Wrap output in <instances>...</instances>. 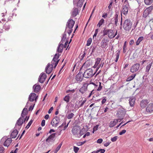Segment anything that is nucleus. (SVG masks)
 Returning <instances> with one entry per match:
<instances>
[{
    "instance_id": "8fccbe9b",
    "label": "nucleus",
    "mask_w": 153,
    "mask_h": 153,
    "mask_svg": "<svg viewBox=\"0 0 153 153\" xmlns=\"http://www.w3.org/2000/svg\"><path fill=\"white\" fill-rule=\"evenodd\" d=\"M84 134V133L83 132V131L82 130H81V129L79 131V136H78V137H80L83 134Z\"/></svg>"
},
{
    "instance_id": "3c124183",
    "label": "nucleus",
    "mask_w": 153,
    "mask_h": 153,
    "mask_svg": "<svg viewBox=\"0 0 153 153\" xmlns=\"http://www.w3.org/2000/svg\"><path fill=\"white\" fill-rule=\"evenodd\" d=\"M75 91V89H74L71 90H68L66 91V93H68L70 92H71L72 93H74Z\"/></svg>"
},
{
    "instance_id": "0e129e2a",
    "label": "nucleus",
    "mask_w": 153,
    "mask_h": 153,
    "mask_svg": "<svg viewBox=\"0 0 153 153\" xmlns=\"http://www.w3.org/2000/svg\"><path fill=\"white\" fill-rule=\"evenodd\" d=\"M66 30H65V31L64 32L63 34V37H62V38H64V39H66Z\"/></svg>"
},
{
    "instance_id": "4c0bfd02",
    "label": "nucleus",
    "mask_w": 153,
    "mask_h": 153,
    "mask_svg": "<svg viewBox=\"0 0 153 153\" xmlns=\"http://www.w3.org/2000/svg\"><path fill=\"white\" fill-rule=\"evenodd\" d=\"M59 117L57 116H56L53 119L52 121V123H54V121H56L57 122H58V123L59 122Z\"/></svg>"
},
{
    "instance_id": "c03bdc74",
    "label": "nucleus",
    "mask_w": 153,
    "mask_h": 153,
    "mask_svg": "<svg viewBox=\"0 0 153 153\" xmlns=\"http://www.w3.org/2000/svg\"><path fill=\"white\" fill-rule=\"evenodd\" d=\"M101 59L100 58H97L96 59V61L95 64H96V65H99L100 63V61H101Z\"/></svg>"
},
{
    "instance_id": "20e7f679",
    "label": "nucleus",
    "mask_w": 153,
    "mask_h": 153,
    "mask_svg": "<svg viewBox=\"0 0 153 153\" xmlns=\"http://www.w3.org/2000/svg\"><path fill=\"white\" fill-rule=\"evenodd\" d=\"M96 72L93 74V70L91 68H88L86 69L84 73L85 77L88 78L93 76L95 74Z\"/></svg>"
},
{
    "instance_id": "0eeeda50",
    "label": "nucleus",
    "mask_w": 153,
    "mask_h": 153,
    "mask_svg": "<svg viewBox=\"0 0 153 153\" xmlns=\"http://www.w3.org/2000/svg\"><path fill=\"white\" fill-rule=\"evenodd\" d=\"M84 77H85L84 74H82V72L79 71V73L76 75L75 79L77 82H80L82 80Z\"/></svg>"
},
{
    "instance_id": "473e14b6",
    "label": "nucleus",
    "mask_w": 153,
    "mask_h": 153,
    "mask_svg": "<svg viewBox=\"0 0 153 153\" xmlns=\"http://www.w3.org/2000/svg\"><path fill=\"white\" fill-rule=\"evenodd\" d=\"M92 62L91 61L90 59L87 60L84 63V64H86L87 67H88L92 64Z\"/></svg>"
},
{
    "instance_id": "bb28decb",
    "label": "nucleus",
    "mask_w": 153,
    "mask_h": 153,
    "mask_svg": "<svg viewBox=\"0 0 153 153\" xmlns=\"http://www.w3.org/2000/svg\"><path fill=\"white\" fill-rule=\"evenodd\" d=\"M152 64V63L151 62V63L148 65L146 67L145 72H146V74L147 75H148L149 74V71L151 67Z\"/></svg>"
},
{
    "instance_id": "09e8293b",
    "label": "nucleus",
    "mask_w": 153,
    "mask_h": 153,
    "mask_svg": "<svg viewBox=\"0 0 153 153\" xmlns=\"http://www.w3.org/2000/svg\"><path fill=\"white\" fill-rule=\"evenodd\" d=\"M117 53H116V59H119V55H120V51L118 50L117 51Z\"/></svg>"
},
{
    "instance_id": "2f4dec72",
    "label": "nucleus",
    "mask_w": 153,
    "mask_h": 153,
    "mask_svg": "<svg viewBox=\"0 0 153 153\" xmlns=\"http://www.w3.org/2000/svg\"><path fill=\"white\" fill-rule=\"evenodd\" d=\"M69 95L70 94H68L67 95L65 96V97L63 98V100L65 101L67 103H68L69 101L70 98Z\"/></svg>"
},
{
    "instance_id": "774afa93",
    "label": "nucleus",
    "mask_w": 153,
    "mask_h": 153,
    "mask_svg": "<svg viewBox=\"0 0 153 153\" xmlns=\"http://www.w3.org/2000/svg\"><path fill=\"white\" fill-rule=\"evenodd\" d=\"M99 125H96L95 126H94L93 129L95 131H97L98 130Z\"/></svg>"
},
{
    "instance_id": "393cba45",
    "label": "nucleus",
    "mask_w": 153,
    "mask_h": 153,
    "mask_svg": "<svg viewBox=\"0 0 153 153\" xmlns=\"http://www.w3.org/2000/svg\"><path fill=\"white\" fill-rule=\"evenodd\" d=\"M36 94L35 93H31L29 97V100L30 102H33L34 100V98L36 97Z\"/></svg>"
},
{
    "instance_id": "680f3d73",
    "label": "nucleus",
    "mask_w": 153,
    "mask_h": 153,
    "mask_svg": "<svg viewBox=\"0 0 153 153\" xmlns=\"http://www.w3.org/2000/svg\"><path fill=\"white\" fill-rule=\"evenodd\" d=\"M138 21H137L134 24L133 27H134V29H135V28L137 27V25L138 23Z\"/></svg>"
},
{
    "instance_id": "a19ab883",
    "label": "nucleus",
    "mask_w": 153,
    "mask_h": 153,
    "mask_svg": "<svg viewBox=\"0 0 153 153\" xmlns=\"http://www.w3.org/2000/svg\"><path fill=\"white\" fill-rule=\"evenodd\" d=\"M92 42V39L91 38H89L87 42V43L86 44V46H89Z\"/></svg>"
},
{
    "instance_id": "423d86ee",
    "label": "nucleus",
    "mask_w": 153,
    "mask_h": 153,
    "mask_svg": "<svg viewBox=\"0 0 153 153\" xmlns=\"http://www.w3.org/2000/svg\"><path fill=\"white\" fill-rule=\"evenodd\" d=\"M80 127L79 126H76L72 128V132L73 134L76 137H78L79 133L80 130Z\"/></svg>"
},
{
    "instance_id": "9d476101",
    "label": "nucleus",
    "mask_w": 153,
    "mask_h": 153,
    "mask_svg": "<svg viewBox=\"0 0 153 153\" xmlns=\"http://www.w3.org/2000/svg\"><path fill=\"white\" fill-rule=\"evenodd\" d=\"M56 135V133L51 134L47 138L46 140V142L48 143H50L51 142H53L55 141L54 138Z\"/></svg>"
},
{
    "instance_id": "f3484780",
    "label": "nucleus",
    "mask_w": 153,
    "mask_h": 153,
    "mask_svg": "<svg viewBox=\"0 0 153 153\" xmlns=\"http://www.w3.org/2000/svg\"><path fill=\"white\" fill-rule=\"evenodd\" d=\"M146 111L150 113L153 112V103H151L149 104L147 106L146 109Z\"/></svg>"
},
{
    "instance_id": "6ab92c4d",
    "label": "nucleus",
    "mask_w": 153,
    "mask_h": 153,
    "mask_svg": "<svg viewBox=\"0 0 153 153\" xmlns=\"http://www.w3.org/2000/svg\"><path fill=\"white\" fill-rule=\"evenodd\" d=\"M129 103L130 106H133L135 104V98L134 97H131L130 98L129 100Z\"/></svg>"
},
{
    "instance_id": "c85d7f7f",
    "label": "nucleus",
    "mask_w": 153,
    "mask_h": 153,
    "mask_svg": "<svg viewBox=\"0 0 153 153\" xmlns=\"http://www.w3.org/2000/svg\"><path fill=\"white\" fill-rule=\"evenodd\" d=\"M78 13V9L77 8H74V10L72 12V15L74 17L76 16Z\"/></svg>"
},
{
    "instance_id": "39448f33",
    "label": "nucleus",
    "mask_w": 153,
    "mask_h": 153,
    "mask_svg": "<svg viewBox=\"0 0 153 153\" xmlns=\"http://www.w3.org/2000/svg\"><path fill=\"white\" fill-rule=\"evenodd\" d=\"M153 9V6H151L147 8L145 10L143 13V17L146 18L150 14Z\"/></svg>"
},
{
    "instance_id": "a211bd4d",
    "label": "nucleus",
    "mask_w": 153,
    "mask_h": 153,
    "mask_svg": "<svg viewBox=\"0 0 153 153\" xmlns=\"http://www.w3.org/2000/svg\"><path fill=\"white\" fill-rule=\"evenodd\" d=\"M149 102L147 100H142L140 102V106L142 108H144L147 105Z\"/></svg>"
},
{
    "instance_id": "f8f14e48",
    "label": "nucleus",
    "mask_w": 153,
    "mask_h": 153,
    "mask_svg": "<svg viewBox=\"0 0 153 153\" xmlns=\"http://www.w3.org/2000/svg\"><path fill=\"white\" fill-rule=\"evenodd\" d=\"M115 14L114 18L115 21V24L116 26L117 25V24L118 22V15L119 14V10L117 7H116L115 10Z\"/></svg>"
},
{
    "instance_id": "b1692460",
    "label": "nucleus",
    "mask_w": 153,
    "mask_h": 153,
    "mask_svg": "<svg viewBox=\"0 0 153 153\" xmlns=\"http://www.w3.org/2000/svg\"><path fill=\"white\" fill-rule=\"evenodd\" d=\"M18 133V131L17 129H15L10 134L11 137L13 138H15L16 137Z\"/></svg>"
},
{
    "instance_id": "7ed1b4c3",
    "label": "nucleus",
    "mask_w": 153,
    "mask_h": 153,
    "mask_svg": "<svg viewBox=\"0 0 153 153\" xmlns=\"http://www.w3.org/2000/svg\"><path fill=\"white\" fill-rule=\"evenodd\" d=\"M24 111H27V108H25L23 109L21 114V117L17 121L14 128H15V127H17V126H22L24 123L23 118L24 117V116L23 115L24 114Z\"/></svg>"
},
{
    "instance_id": "4468645a",
    "label": "nucleus",
    "mask_w": 153,
    "mask_h": 153,
    "mask_svg": "<svg viewBox=\"0 0 153 153\" xmlns=\"http://www.w3.org/2000/svg\"><path fill=\"white\" fill-rule=\"evenodd\" d=\"M88 85V84L87 83H84L83 86L79 89V92H80L82 94H83L87 91Z\"/></svg>"
},
{
    "instance_id": "ddd939ff",
    "label": "nucleus",
    "mask_w": 153,
    "mask_h": 153,
    "mask_svg": "<svg viewBox=\"0 0 153 153\" xmlns=\"http://www.w3.org/2000/svg\"><path fill=\"white\" fill-rule=\"evenodd\" d=\"M115 14L114 18L115 21V24L116 26L117 25V24L118 22V15L119 14V10L117 7H116L115 10Z\"/></svg>"
},
{
    "instance_id": "c756f323",
    "label": "nucleus",
    "mask_w": 153,
    "mask_h": 153,
    "mask_svg": "<svg viewBox=\"0 0 153 153\" xmlns=\"http://www.w3.org/2000/svg\"><path fill=\"white\" fill-rule=\"evenodd\" d=\"M136 75V74H132V75L129 76L128 78H127V79H126V81L128 82V81H130L132 80L134 78Z\"/></svg>"
},
{
    "instance_id": "a18cd8bd",
    "label": "nucleus",
    "mask_w": 153,
    "mask_h": 153,
    "mask_svg": "<svg viewBox=\"0 0 153 153\" xmlns=\"http://www.w3.org/2000/svg\"><path fill=\"white\" fill-rule=\"evenodd\" d=\"M117 138H118L117 136H114L113 137L111 138V140L113 142H115L117 140Z\"/></svg>"
},
{
    "instance_id": "864d4df0",
    "label": "nucleus",
    "mask_w": 153,
    "mask_h": 153,
    "mask_svg": "<svg viewBox=\"0 0 153 153\" xmlns=\"http://www.w3.org/2000/svg\"><path fill=\"white\" fill-rule=\"evenodd\" d=\"M126 132V130H123L121 131L120 132L119 134L120 135H122L125 134Z\"/></svg>"
},
{
    "instance_id": "13d9d810",
    "label": "nucleus",
    "mask_w": 153,
    "mask_h": 153,
    "mask_svg": "<svg viewBox=\"0 0 153 153\" xmlns=\"http://www.w3.org/2000/svg\"><path fill=\"white\" fill-rule=\"evenodd\" d=\"M124 4H123V6H126V7H129V5L128 1L124 2Z\"/></svg>"
},
{
    "instance_id": "412c9836",
    "label": "nucleus",
    "mask_w": 153,
    "mask_h": 153,
    "mask_svg": "<svg viewBox=\"0 0 153 153\" xmlns=\"http://www.w3.org/2000/svg\"><path fill=\"white\" fill-rule=\"evenodd\" d=\"M33 88L34 89V91L35 93H37L40 90L41 87L39 85H36L35 84L33 85Z\"/></svg>"
},
{
    "instance_id": "72a5a7b5",
    "label": "nucleus",
    "mask_w": 153,
    "mask_h": 153,
    "mask_svg": "<svg viewBox=\"0 0 153 153\" xmlns=\"http://www.w3.org/2000/svg\"><path fill=\"white\" fill-rule=\"evenodd\" d=\"M83 4V2L82 0H79L78 1L77 6L78 7H80Z\"/></svg>"
},
{
    "instance_id": "bf43d9fd",
    "label": "nucleus",
    "mask_w": 153,
    "mask_h": 153,
    "mask_svg": "<svg viewBox=\"0 0 153 153\" xmlns=\"http://www.w3.org/2000/svg\"><path fill=\"white\" fill-rule=\"evenodd\" d=\"M59 123H58V122H57L55 123V124H53L52 122H51V124L52 125V126H54V127H56L57 126V125L59 124Z\"/></svg>"
},
{
    "instance_id": "dca6fc26",
    "label": "nucleus",
    "mask_w": 153,
    "mask_h": 153,
    "mask_svg": "<svg viewBox=\"0 0 153 153\" xmlns=\"http://www.w3.org/2000/svg\"><path fill=\"white\" fill-rule=\"evenodd\" d=\"M128 7L126 6H122L121 12V16H122V13L124 15H126L127 14L128 11Z\"/></svg>"
},
{
    "instance_id": "6e6552de",
    "label": "nucleus",
    "mask_w": 153,
    "mask_h": 153,
    "mask_svg": "<svg viewBox=\"0 0 153 153\" xmlns=\"http://www.w3.org/2000/svg\"><path fill=\"white\" fill-rule=\"evenodd\" d=\"M74 24L75 21L73 20L72 19H70L67 23L65 29L67 30V28L69 29L72 28Z\"/></svg>"
},
{
    "instance_id": "9b49d317",
    "label": "nucleus",
    "mask_w": 153,
    "mask_h": 153,
    "mask_svg": "<svg viewBox=\"0 0 153 153\" xmlns=\"http://www.w3.org/2000/svg\"><path fill=\"white\" fill-rule=\"evenodd\" d=\"M46 77L47 75L45 74L42 73L39 77L38 81L40 82L43 83L45 81Z\"/></svg>"
},
{
    "instance_id": "c9c22d12",
    "label": "nucleus",
    "mask_w": 153,
    "mask_h": 153,
    "mask_svg": "<svg viewBox=\"0 0 153 153\" xmlns=\"http://www.w3.org/2000/svg\"><path fill=\"white\" fill-rule=\"evenodd\" d=\"M104 20L103 19H102L101 20H100L97 25V26L99 27H100L104 23Z\"/></svg>"
},
{
    "instance_id": "052dcab7",
    "label": "nucleus",
    "mask_w": 153,
    "mask_h": 153,
    "mask_svg": "<svg viewBox=\"0 0 153 153\" xmlns=\"http://www.w3.org/2000/svg\"><path fill=\"white\" fill-rule=\"evenodd\" d=\"M4 149L3 147H0V153H3Z\"/></svg>"
},
{
    "instance_id": "de8ad7c7",
    "label": "nucleus",
    "mask_w": 153,
    "mask_h": 153,
    "mask_svg": "<svg viewBox=\"0 0 153 153\" xmlns=\"http://www.w3.org/2000/svg\"><path fill=\"white\" fill-rule=\"evenodd\" d=\"M98 29H96L95 31V33L93 35V39H94L95 37H96V36L97 35L98 33Z\"/></svg>"
},
{
    "instance_id": "603ef678",
    "label": "nucleus",
    "mask_w": 153,
    "mask_h": 153,
    "mask_svg": "<svg viewBox=\"0 0 153 153\" xmlns=\"http://www.w3.org/2000/svg\"><path fill=\"white\" fill-rule=\"evenodd\" d=\"M4 28L6 30H8L10 28V26L9 25H5L4 26Z\"/></svg>"
},
{
    "instance_id": "2eb2a0df",
    "label": "nucleus",
    "mask_w": 153,
    "mask_h": 153,
    "mask_svg": "<svg viewBox=\"0 0 153 153\" xmlns=\"http://www.w3.org/2000/svg\"><path fill=\"white\" fill-rule=\"evenodd\" d=\"M123 119V118L119 119H114L113 121H111L110 122L109 124V127L110 128H112L114 127L119 120L120 121H121Z\"/></svg>"
},
{
    "instance_id": "4d7b16f0",
    "label": "nucleus",
    "mask_w": 153,
    "mask_h": 153,
    "mask_svg": "<svg viewBox=\"0 0 153 153\" xmlns=\"http://www.w3.org/2000/svg\"><path fill=\"white\" fill-rule=\"evenodd\" d=\"M103 141V140L102 139L100 138L97 140V142L98 143H101Z\"/></svg>"
},
{
    "instance_id": "58836bf2",
    "label": "nucleus",
    "mask_w": 153,
    "mask_h": 153,
    "mask_svg": "<svg viewBox=\"0 0 153 153\" xmlns=\"http://www.w3.org/2000/svg\"><path fill=\"white\" fill-rule=\"evenodd\" d=\"M74 116V114L72 113H69L68 115L67 116V118L68 119H71Z\"/></svg>"
},
{
    "instance_id": "e2e57ef3",
    "label": "nucleus",
    "mask_w": 153,
    "mask_h": 153,
    "mask_svg": "<svg viewBox=\"0 0 153 153\" xmlns=\"http://www.w3.org/2000/svg\"><path fill=\"white\" fill-rule=\"evenodd\" d=\"M103 98H104L103 99L102 101V104H101V105H102L104 104L106 101V99H105L106 97H104Z\"/></svg>"
},
{
    "instance_id": "f03ea898",
    "label": "nucleus",
    "mask_w": 153,
    "mask_h": 153,
    "mask_svg": "<svg viewBox=\"0 0 153 153\" xmlns=\"http://www.w3.org/2000/svg\"><path fill=\"white\" fill-rule=\"evenodd\" d=\"M132 26V22L129 19H126L123 24V27L126 31H129L131 29Z\"/></svg>"
},
{
    "instance_id": "ea45409f",
    "label": "nucleus",
    "mask_w": 153,
    "mask_h": 153,
    "mask_svg": "<svg viewBox=\"0 0 153 153\" xmlns=\"http://www.w3.org/2000/svg\"><path fill=\"white\" fill-rule=\"evenodd\" d=\"M126 41H125L123 47V53H125L126 52Z\"/></svg>"
},
{
    "instance_id": "a878e982",
    "label": "nucleus",
    "mask_w": 153,
    "mask_h": 153,
    "mask_svg": "<svg viewBox=\"0 0 153 153\" xmlns=\"http://www.w3.org/2000/svg\"><path fill=\"white\" fill-rule=\"evenodd\" d=\"M125 112L123 110H120L118 112L117 114H118V117L119 118L123 117L125 115Z\"/></svg>"
},
{
    "instance_id": "338daca9",
    "label": "nucleus",
    "mask_w": 153,
    "mask_h": 153,
    "mask_svg": "<svg viewBox=\"0 0 153 153\" xmlns=\"http://www.w3.org/2000/svg\"><path fill=\"white\" fill-rule=\"evenodd\" d=\"M41 124L42 126H44L45 125V120H42Z\"/></svg>"
},
{
    "instance_id": "1a4fd4ad",
    "label": "nucleus",
    "mask_w": 153,
    "mask_h": 153,
    "mask_svg": "<svg viewBox=\"0 0 153 153\" xmlns=\"http://www.w3.org/2000/svg\"><path fill=\"white\" fill-rule=\"evenodd\" d=\"M140 65L139 63H136L134 64L131 67L130 71L133 73L136 72L139 69Z\"/></svg>"
},
{
    "instance_id": "79ce46f5",
    "label": "nucleus",
    "mask_w": 153,
    "mask_h": 153,
    "mask_svg": "<svg viewBox=\"0 0 153 153\" xmlns=\"http://www.w3.org/2000/svg\"><path fill=\"white\" fill-rule=\"evenodd\" d=\"M108 31L109 29L105 30L104 29L103 31V35L105 36L107 35L108 34Z\"/></svg>"
},
{
    "instance_id": "f704fd0d",
    "label": "nucleus",
    "mask_w": 153,
    "mask_h": 153,
    "mask_svg": "<svg viewBox=\"0 0 153 153\" xmlns=\"http://www.w3.org/2000/svg\"><path fill=\"white\" fill-rule=\"evenodd\" d=\"M62 145V142L58 145V146L56 148L55 150L54 151V153H57V152L60 149Z\"/></svg>"
},
{
    "instance_id": "cd10ccee",
    "label": "nucleus",
    "mask_w": 153,
    "mask_h": 153,
    "mask_svg": "<svg viewBox=\"0 0 153 153\" xmlns=\"http://www.w3.org/2000/svg\"><path fill=\"white\" fill-rule=\"evenodd\" d=\"M108 35V37L110 38H114V32L113 30L112 29H109Z\"/></svg>"
},
{
    "instance_id": "aec40b11",
    "label": "nucleus",
    "mask_w": 153,
    "mask_h": 153,
    "mask_svg": "<svg viewBox=\"0 0 153 153\" xmlns=\"http://www.w3.org/2000/svg\"><path fill=\"white\" fill-rule=\"evenodd\" d=\"M64 48V45L62 43H59L57 49V51L58 53H62Z\"/></svg>"
},
{
    "instance_id": "5fc2aeb1",
    "label": "nucleus",
    "mask_w": 153,
    "mask_h": 153,
    "mask_svg": "<svg viewBox=\"0 0 153 153\" xmlns=\"http://www.w3.org/2000/svg\"><path fill=\"white\" fill-rule=\"evenodd\" d=\"M102 88V86H101V83L100 82L99 86L97 90L98 91H100L101 90Z\"/></svg>"
},
{
    "instance_id": "f257e3e1",
    "label": "nucleus",
    "mask_w": 153,
    "mask_h": 153,
    "mask_svg": "<svg viewBox=\"0 0 153 153\" xmlns=\"http://www.w3.org/2000/svg\"><path fill=\"white\" fill-rule=\"evenodd\" d=\"M59 53H56L53 58L51 62V64L50 65L49 63H48L47 67L45 68V71L46 73L48 74H50L53 70V65L54 64V62H56L59 59Z\"/></svg>"
},
{
    "instance_id": "7c9ffc66",
    "label": "nucleus",
    "mask_w": 153,
    "mask_h": 153,
    "mask_svg": "<svg viewBox=\"0 0 153 153\" xmlns=\"http://www.w3.org/2000/svg\"><path fill=\"white\" fill-rule=\"evenodd\" d=\"M96 48H97V46L96 45H92L91 46L90 49L89 50H90V49H92V51H91V52L90 54V55H92V53L95 51V50Z\"/></svg>"
},
{
    "instance_id": "4be33fe9",
    "label": "nucleus",
    "mask_w": 153,
    "mask_h": 153,
    "mask_svg": "<svg viewBox=\"0 0 153 153\" xmlns=\"http://www.w3.org/2000/svg\"><path fill=\"white\" fill-rule=\"evenodd\" d=\"M108 41L107 39H103L101 42V47L102 48H105L108 45Z\"/></svg>"
},
{
    "instance_id": "e433bc0d",
    "label": "nucleus",
    "mask_w": 153,
    "mask_h": 153,
    "mask_svg": "<svg viewBox=\"0 0 153 153\" xmlns=\"http://www.w3.org/2000/svg\"><path fill=\"white\" fill-rule=\"evenodd\" d=\"M153 0H144V2L146 5H150L153 2Z\"/></svg>"
},
{
    "instance_id": "6e6d98bb",
    "label": "nucleus",
    "mask_w": 153,
    "mask_h": 153,
    "mask_svg": "<svg viewBox=\"0 0 153 153\" xmlns=\"http://www.w3.org/2000/svg\"><path fill=\"white\" fill-rule=\"evenodd\" d=\"M97 151H99L98 153L100 152V153H104L105 151V150L104 149H101L99 150H98Z\"/></svg>"
},
{
    "instance_id": "5701e85b",
    "label": "nucleus",
    "mask_w": 153,
    "mask_h": 153,
    "mask_svg": "<svg viewBox=\"0 0 153 153\" xmlns=\"http://www.w3.org/2000/svg\"><path fill=\"white\" fill-rule=\"evenodd\" d=\"M12 140L11 138H8L4 143V146L8 147L11 143Z\"/></svg>"
},
{
    "instance_id": "49530a36",
    "label": "nucleus",
    "mask_w": 153,
    "mask_h": 153,
    "mask_svg": "<svg viewBox=\"0 0 153 153\" xmlns=\"http://www.w3.org/2000/svg\"><path fill=\"white\" fill-rule=\"evenodd\" d=\"M79 149L78 147L75 146H74V150L75 153H77L79 151Z\"/></svg>"
},
{
    "instance_id": "69168bd1",
    "label": "nucleus",
    "mask_w": 153,
    "mask_h": 153,
    "mask_svg": "<svg viewBox=\"0 0 153 153\" xmlns=\"http://www.w3.org/2000/svg\"><path fill=\"white\" fill-rule=\"evenodd\" d=\"M86 54L85 53V52H84V53L81 56L80 59L81 60H82L84 58V57L85 56V55Z\"/></svg>"
},
{
    "instance_id": "37998d69",
    "label": "nucleus",
    "mask_w": 153,
    "mask_h": 153,
    "mask_svg": "<svg viewBox=\"0 0 153 153\" xmlns=\"http://www.w3.org/2000/svg\"><path fill=\"white\" fill-rule=\"evenodd\" d=\"M33 120H31L28 123L27 126L25 128L27 129L30 126L31 124H32Z\"/></svg>"
}]
</instances>
